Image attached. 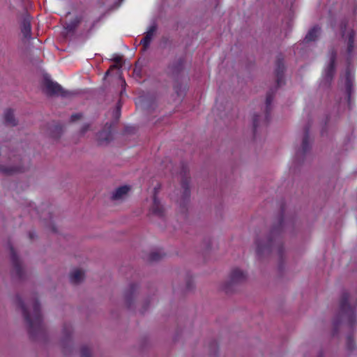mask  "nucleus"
I'll list each match as a JSON object with an SVG mask.
<instances>
[{"label": "nucleus", "instance_id": "1", "mask_svg": "<svg viewBox=\"0 0 357 357\" xmlns=\"http://www.w3.org/2000/svg\"><path fill=\"white\" fill-rule=\"evenodd\" d=\"M284 204L282 203L280 206V215L273 223L268 233L264 236H258L255 238V253L258 260L266 259L275 250L280 265L284 261L286 250L282 241V236L286 229L287 224L284 221Z\"/></svg>", "mask_w": 357, "mask_h": 357}, {"label": "nucleus", "instance_id": "2", "mask_svg": "<svg viewBox=\"0 0 357 357\" xmlns=\"http://www.w3.org/2000/svg\"><path fill=\"white\" fill-rule=\"evenodd\" d=\"M15 301L17 307L22 310L29 340L38 343L47 342V329L41 312L40 304L36 296L33 298L32 312L27 309L19 294L16 295Z\"/></svg>", "mask_w": 357, "mask_h": 357}, {"label": "nucleus", "instance_id": "3", "mask_svg": "<svg viewBox=\"0 0 357 357\" xmlns=\"http://www.w3.org/2000/svg\"><path fill=\"white\" fill-rule=\"evenodd\" d=\"M349 298V292L343 289L340 298L339 310L333 321L332 335L335 336L339 333L340 326L342 321L345 319L351 331L347 336L346 347L347 349L351 352L355 349L353 331L355 325L357 324V318L356 306L350 303Z\"/></svg>", "mask_w": 357, "mask_h": 357}, {"label": "nucleus", "instance_id": "4", "mask_svg": "<svg viewBox=\"0 0 357 357\" xmlns=\"http://www.w3.org/2000/svg\"><path fill=\"white\" fill-rule=\"evenodd\" d=\"M285 66L284 59L281 55L278 56L276 59L275 75L276 78L277 87L270 89L266 93V108H265V119L268 123L270 119V114L272 111V102L273 101L277 89L284 84V73Z\"/></svg>", "mask_w": 357, "mask_h": 357}, {"label": "nucleus", "instance_id": "5", "mask_svg": "<svg viewBox=\"0 0 357 357\" xmlns=\"http://www.w3.org/2000/svg\"><path fill=\"white\" fill-rule=\"evenodd\" d=\"M247 278V274L241 269H233L228 278L221 282L219 290L227 296L233 295L246 282Z\"/></svg>", "mask_w": 357, "mask_h": 357}, {"label": "nucleus", "instance_id": "6", "mask_svg": "<svg viewBox=\"0 0 357 357\" xmlns=\"http://www.w3.org/2000/svg\"><path fill=\"white\" fill-rule=\"evenodd\" d=\"M8 160V165L0 163V174L9 176L24 173L29 169V165L26 164L20 154L9 155Z\"/></svg>", "mask_w": 357, "mask_h": 357}, {"label": "nucleus", "instance_id": "7", "mask_svg": "<svg viewBox=\"0 0 357 357\" xmlns=\"http://www.w3.org/2000/svg\"><path fill=\"white\" fill-rule=\"evenodd\" d=\"M43 91L50 97L70 98L75 95V93L63 89L60 84L52 81L48 76H45L43 78Z\"/></svg>", "mask_w": 357, "mask_h": 357}, {"label": "nucleus", "instance_id": "8", "mask_svg": "<svg viewBox=\"0 0 357 357\" xmlns=\"http://www.w3.org/2000/svg\"><path fill=\"white\" fill-rule=\"evenodd\" d=\"M73 330L71 324H64L62 329V337L61 339V346L62 352L64 355H70L73 351L72 347V334Z\"/></svg>", "mask_w": 357, "mask_h": 357}, {"label": "nucleus", "instance_id": "9", "mask_svg": "<svg viewBox=\"0 0 357 357\" xmlns=\"http://www.w3.org/2000/svg\"><path fill=\"white\" fill-rule=\"evenodd\" d=\"M139 285L135 282L129 284L123 293V301L126 307L128 310H135V300L138 294Z\"/></svg>", "mask_w": 357, "mask_h": 357}, {"label": "nucleus", "instance_id": "10", "mask_svg": "<svg viewBox=\"0 0 357 357\" xmlns=\"http://www.w3.org/2000/svg\"><path fill=\"white\" fill-rule=\"evenodd\" d=\"M311 123L308 122L304 127V135L302 139L301 147L296 151L295 160L297 163H301L303 161L304 156L311 149L310 144L309 131Z\"/></svg>", "mask_w": 357, "mask_h": 357}, {"label": "nucleus", "instance_id": "11", "mask_svg": "<svg viewBox=\"0 0 357 357\" xmlns=\"http://www.w3.org/2000/svg\"><path fill=\"white\" fill-rule=\"evenodd\" d=\"M336 59L337 52L335 50H332L331 52L329 63L324 70V75L322 81L324 84L327 86H330L336 72Z\"/></svg>", "mask_w": 357, "mask_h": 357}, {"label": "nucleus", "instance_id": "12", "mask_svg": "<svg viewBox=\"0 0 357 357\" xmlns=\"http://www.w3.org/2000/svg\"><path fill=\"white\" fill-rule=\"evenodd\" d=\"M31 16L24 11L22 15V21L20 22V31L23 36L22 40H30L31 37Z\"/></svg>", "mask_w": 357, "mask_h": 357}, {"label": "nucleus", "instance_id": "13", "mask_svg": "<svg viewBox=\"0 0 357 357\" xmlns=\"http://www.w3.org/2000/svg\"><path fill=\"white\" fill-rule=\"evenodd\" d=\"M181 188L183 190L182 195L183 204L187 201L190 196V177L188 176V170L185 167H183L181 172Z\"/></svg>", "mask_w": 357, "mask_h": 357}, {"label": "nucleus", "instance_id": "14", "mask_svg": "<svg viewBox=\"0 0 357 357\" xmlns=\"http://www.w3.org/2000/svg\"><path fill=\"white\" fill-rule=\"evenodd\" d=\"M354 75L351 74L350 68L348 67L346 69L345 72V83H344V87H345V93L347 96V102L349 106L351 105V95L354 91Z\"/></svg>", "mask_w": 357, "mask_h": 357}, {"label": "nucleus", "instance_id": "15", "mask_svg": "<svg viewBox=\"0 0 357 357\" xmlns=\"http://www.w3.org/2000/svg\"><path fill=\"white\" fill-rule=\"evenodd\" d=\"M185 60L180 57L174 60L167 67V74L172 77H176L182 72L184 68Z\"/></svg>", "mask_w": 357, "mask_h": 357}, {"label": "nucleus", "instance_id": "16", "mask_svg": "<svg viewBox=\"0 0 357 357\" xmlns=\"http://www.w3.org/2000/svg\"><path fill=\"white\" fill-rule=\"evenodd\" d=\"M156 189H154V195L153 197V204L151 206L150 211L154 215L162 218L165 215V210L163 206L161 204L160 200L157 197Z\"/></svg>", "mask_w": 357, "mask_h": 357}, {"label": "nucleus", "instance_id": "17", "mask_svg": "<svg viewBox=\"0 0 357 357\" xmlns=\"http://www.w3.org/2000/svg\"><path fill=\"white\" fill-rule=\"evenodd\" d=\"M158 29L156 23H153L145 33L144 37L141 40L140 44L143 45V51H146L150 45L152 38Z\"/></svg>", "mask_w": 357, "mask_h": 357}, {"label": "nucleus", "instance_id": "18", "mask_svg": "<svg viewBox=\"0 0 357 357\" xmlns=\"http://www.w3.org/2000/svg\"><path fill=\"white\" fill-rule=\"evenodd\" d=\"M112 139L111 125L106 123L103 130L98 133V141L99 144H108Z\"/></svg>", "mask_w": 357, "mask_h": 357}, {"label": "nucleus", "instance_id": "19", "mask_svg": "<svg viewBox=\"0 0 357 357\" xmlns=\"http://www.w3.org/2000/svg\"><path fill=\"white\" fill-rule=\"evenodd\" d=\"M321 27L319 25H314L307 33L305 37L302 40V43L308 44L311 42L316 41L319 36Z\"/></svg>", "mask_w": 357, "mask_h": 357}, {"label": "nucleus", "instance_id": "20", "mask_svg": "<svg viewBox=\"0 0 357 357\" xmlns=\"http://www.w3.org/2000/svg\"><path fill=\"white\" fill-rule=\"evenodd\" d=\"M50 136L56 139L59 140L63 132V126L60 123H53L48 126Z\"/></svg>", "mask_w": 357, "mask_h": 357}, {"label": "nucleus", "instance_id": "21", "mask_svg": "<svg viewBox=\"0 0 357 357\" xmlns=\"http://www.w3.org/2000/svg\"><path fill=\"white\" fill-rule=\"evenodd\" d=\"M85 278V273L83 269H75L70 274V281L72 284L77 285L81 284Z\"/></svg>", "mask_w": 357, "mask_h": 357}, {"label": "nucleus", "instance_id": "22", "mask_svg": "<svg viewBox=\"0 0 357 357\" xmlns=\"http://www.w3.org/2000/svg\"><path fill=\"white\" fill-rule=\"evenodd\" d=\"M165 257V253L161 249L151 250L146 256V261L149 262H158Z\"/></svg>", "mask_w": 357, "mask_h": 357}, {"label": "nucleus", "instance_id": "23", "mask_svg": "<svg viewBox=\"0 0 357 357\" xmlns=\"http://www.w3.org/2000/svg\"><path fill=\"white\" fill-rule=\"evenodd\" d=\"M26 269H12L10 275L14 282H22L26 280Z\"/></svg>", "mask_w": 357, "mask_h": 357}, {"label": "nucleus", "instance_id": "24", "mask_svg": "<svg viewBox=\"0 0 357 357\" xmlns=\"http://www.w3.org/2000/svg\"><path fill=\"white\" fill-rule=\"evenodd\" d=\"M130 190V188L127 185L121 186L116 188L112 195V199L118 200L126 196Z\"/></svg>", "mask_w": 357, "mask_h": 357}, {"label": "nucleus", "instance_id": "25", "mask_svg": "<svg viewBox=\"0 0 357 357\" xmlns=\"http://www.w3.org/2000/svg\"><path fill=\"white\" fill-rule=\"evenodd\" d=\"M5 123L8 126H16L17 125V121L16 120L13 111L11 109H8L4 114Z\"/></svg>", "mask_w": 357, "mask_h": 357}, {"label": "nucleus", "instance_id": "26", "mask_svg": "<svg viewBox=\"0 0 357 357\" xmlns=\"http://www.w3.org/2000/svg\"><path fill=\"white\" fill-rule=\"evenodd\" d=\"M82 21L81 17H76L73 20L68 23H66L64 27L68 33H73L76 30L78 25L80 24Z\"/></svg>", "mask_w": 357, "mask_h": 357}, {"label": "nucleus", "instance_id": "27", "mask_svg": "<svg viewBox=\"0 0 357 357\" xmlns=\"http://www.w3.org/2000/svg\"><path fill=\"white\" fill-rule=\"evenodd\" d=\"M10 259L14 268H22L23 264L19 256L17 255L15 249L11 246L10 249Z\"/></svg>", "mask_w": 357, "mask_h": 357}, {"label": "nucleus", "instance_id": "28", "mask_svg": "<svg viewBox=\"0 0 357 357\" xmlns=\"http://www.w3.org/2000/svg\"><path fill=\"white\" fill-rule=\"evenodd\" d=\"M195 284L193 282V278L190 271L186 272L185 275V293H188L194 290Z\"/></svg>", "mask_w": 357, "mask_h": 357}, {"label": "nucleus", "instance_id": "29", "mask_svg": "<svg viewBox=\"0 0 357 357\" xmlns=\"http://www.w3.org/2000/svg\"><path fill=\"white\" fill-rule=\"evenodd\" d=\"M356 33L354 30H351L349 33L348 45H347V52L351 54L354 47V38Z\"/></svg>", "mask_w": 357, "mask_h": 357}, {"label": "nucleus", "instance_id": "30", "mask_svg": "<svg viewBox=\"0 0 357 357\" xmlns=\"http://www.w3.org/2000/svg\"><path fill=\"white\" fill-rule=\"evenodd\" d=\"M208 349L209 354L211 356L215 357L218 353V345L217 341L215 340H211L209 342Z\"/></svg>", "mask_w": 357, "mask_h": 357}, {"label": "nucleus", "instance_id": "31", "mask_svg": "<svg viewBox=\"0 0 357 357\" xmlns=\"http://www.w3.org/2000/svg\"><path fill=\"white\" fill-rule=\"evenodd\" d=\"M80 356L81 357H91V349L86 345L82 346L80 349Z\"/></svg>", "mask_w": 357, "mask_h": 357}, {"label": "nucleus", "instance_id": "32", "mask_svg": "<svg viewBox=\"0 0 357 357\" xmlns=\"http://www.w3.org/2000/svg\"><path fill=\"white\" fill-rule=\"evenodd\" d=\"M260 116L255 114L252 117L253 132L255 134L257 128L259 126Z\"/></svg>", "mask_w": 357, "mask_h": 357}, {"label": "nucleus", "instance_id": "33", "mask_svg": "<svg viewBox=\"0 0 357 357\" xmlns=\"http://www.w3.org/2000/svg\"><path fill=\"white\" fill-rule=\"evenodd\" d=\"M121 102L119 100L116 104V109L113 112V116L116 121H118L121 116Z\"/></svg>", "mask_w": 357, "mask_h": 357}, {"label": "nucleus", "instance_id": "34", "mask_svg": "<svg viewBox=\"0 0 357 357\" xmlns=\"http://www.w3.org/2000/svg\"><path fill=\"white\" fill-rule=\"evenodd\" d=\"M83 118V114L79 113H75L73 114L70 118V123H75L79 120H81Z\"/></svg>", "mask_w": 357, "mask_h": 357}, {"label": "nucleus", "instance_id": "35", "mask_svg": "<svg viewBox=\"0 0 357 357\" xmlns=\"http://www.w3.org/2000/svg\"><path fill=\"white\" fill-rule=\"evenodd\" d=\"M91 124L85 123L80 128L79 133L81 135H84L87 131L90 130Z\"/></svg>", "mask_w": 357, "mask_h": 357}, {"label": "nucleus", "instance_id": "36", "mask_svg": "<svg viewBox=\"0 0 357 357\" xmlns=\"http://www.w3.org/2000/svg\"><path fill=\"white\" fill-rule=\"evenodd\" d=\"M174 91L178 95V96H181L183 95V91L181 90V86L179 84H176L174 86Z\"/></svg>", "mask_w": 357, "mask_h": 357}, {"label": "nucleus", "instance_id": "37", "mask_svg": "<svg viewBox=\"0 0 357 357\" xmlns=\"http://www.w3.org/2000/svg\"><path fill=\"white\" fill-rule=\"evenodd\" d=\"M150 301L149 299H146L144 302L142 309L141 310V313L143 314L149 308Z\"/></svg>", "mask_w": 357, "mask_h": 357}, {"label": "nucleus", "instance_id": "38", "mask_svg": "<svg viewBox=\"0 0 357 357\" xmlns=\"http://www.w3.org/2000/svg\"><path fill=\"white\" fill-rule=\"evenodd\" d=\"M120 67H121V65H117L116 63L111 66L109 69L105 73V77L108 76L109 75L111 70L116 69V68H119Z\"/></svg>", "mask_w": 357, "mask_h": 357}, {"label": "nucleus", "instance_id": "39", "mask_svg": "<svg viewBox=\"0 0 357 357\" xmlns=\"http://www.w3.org/2000/svg\"><path fill=\"white\" fill-rule=\"evenodd\" d=\"M28 236H29V238H30V240H31V241L35 239L36 237L35 232L33 231H29L28 233Z\"/></svg>", "mask_w": 357, "mask_h": 357}, {"label": "nucleus", "instance_id": "40", "mask_svg": "<svg viewBox=\"0 0 357 357\" xmlns=\"http://www.w3.org/2000/svg\"><path fill=\"white\" fill-rule=\"evenodd\" d=\"M347 24L346 23H342L340 25L341 29L342 31V36H344V32L346 29Z\"/></svg>", "mask_w": 357, "mask_h": 357}, {"label": "nucleus", "instance_id": "41", "mask_svg": "<svg viewBox=\"0 0 357 357\" xmlns=\"http://www.w3.org/2000/svg\"><path fill=\"white\" fill-rule=\"evenodd\" d=\"M114 61L116 64L119 65L121 62V58L120 56H116L114 59Z\"/></svg>", "mask_w": 357, "mask_h": 357}, {"label": "nucleus", "instance_id": "42", "mask_svg": "<svg viewBox=\"0 0 357 357\" xmlns=\"http://www.w3.org/2000/svg\"><path fill=\"white\" fill-rule=\"evenodd\" d=\"M317 357H324V353L322 351H320L317 355Z\"/></svg>", "mask_w": 357, "mask_h": 357}, {"label": "nucleus", "instance_id": "43", "mask_svg": "<svg viewBox=\"0 0 357 357\" xmlns=\"http://www.w3.org/2000/svg\"><path fill=\"white\" fill-rule=\"evenodd\" d=\"M134 73H136L137 75H139V70L135 69Z\"/></svg>", "mask_w": 357, "mask_h": 357}, {"label": "nucleus", "instance_id": "44", "mask_svg": "<svg viewBox=\"0 0 357 357\" xmlns=\"http://www.w3.org/2000/svg\"><path fill=\"white\" fill-rule=\"evenodd\" d=\"M120 3L123 1V0H119Z\"/></svg>", "mask_w": 357, "mask_h": 357}]
</instances>
